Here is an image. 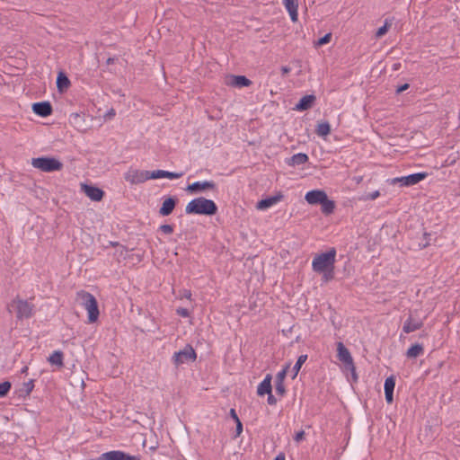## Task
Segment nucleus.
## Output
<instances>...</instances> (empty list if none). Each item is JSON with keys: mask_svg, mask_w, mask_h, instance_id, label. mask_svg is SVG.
<instances>
[{"mask_svg": "<svg viewBox=\"0 0 460 460\" xmlns=\"http://www.w3.org/2000/svg\"><path fill=\"white\" fill-rule=\"evenodd\" d=\"M185 212L189 215L195 214L212 216L217 212V206L213 200L208 199L204 197H199L190 200L187 204Z\"/></svg>", "mask_w": 460, "mask_h": 460, "instance_id": "nucleus-2", "label": "nucleus"}, {"mask_svg": "<svg viewBox=\"0 0 460 460\" xmlns=\"http://www.w3.org/2000/svg\"><path fill=\"white\" fill-rule=\"evenodd\" d=\"M11 383L4 381L0 384V397H4L11 389Z\"/></svg>", "mask_w": 460, "mask_h": 460, "instance_id": "nucleus-34", "label": "nucleus"}, {"mask_svg": "<svg viewBox=\"0 0 460 460\" xmlns=\"http://www.w3.org/2000/svg\"><path fill=\"white\" fill-rule=\"evenodd\" d=\"M114 115H115V111H114V110H111V111L107 113V116H109V117H112V116H114Z\"/></svg>", "mask_w": 460, "mask_h": 460, "instance_id": "nucleus-47", "label": "nucleus"}, {"mask_svg": "<svg viewBox=\"0 0 460 460\" xmlns=\"http://www.w3.org/2000/svg\"><path fill=\"white\" fill-rule=\"evenodd\" d=\"M229 414L235 422L240 421L234 409H231Z\"/></svg>", "mask_w": 460, "mask_h": 460, "instance_id": "nucleus-43", "label": "nucleus"}, {"mask_svg": "<svg viewBox=\"0 0 460 460\" xmlns=\"http://www.w3.org/2000/svg\"><path fill=\"white\" fill-rule=\"evenodd\" d=\"M410 87L409 84H404L402 85H400L396 88V93H401L404 91H406Z\"/></svg>", "mask_w": 460, "mask_h": 460, "instance_id": "nucleus-42", "label": "nucleus"}, {"mask_svg": "<svg viewBox=\"0 0 460 460\" xmlns=\"http://www.w3.org/2000/svg\"><path fill=\"white\" fill-rule=\"evenodd\" d=\"M427 176V172H416L409 174L407 176L388 179L387 182L391 185L399 184L402 187H410L420 182L421 181L426 179Z\"/></svg>", "mask_w": 460, "mask_h": 460, "instance_id": "nucleus-5", "label": "nucleus"}, {"mask_svg": "<svg viewBox=\"0 0 460 460\" xmlns=\"http://www.w3.org/2000/svg\"><path fill=\"white\" fill-rule=\"evenodd\" d=\"M196 358L197 355L194 349L190 345H186L182 349L174 352L172 362L176 367H179L182 364L194 361Z\"/></svg>", "mask_w": 460, "mask_h": 460, "instance_id": "nucleus-6", "label": "nucleus"}, {"mask_svg": "<svg viewBox=\"0 0 460 460\" xmlns=\"http://www.w3.org/2000/svg\"><path fill=\"white\" fill-rule=\"evenodd\" d=\"M304 439H305V431L304 430H300V431L296 433V435L294 437V440L296 443H300Z\"/></svg>", "mask_w": 460, "mask_h": 460, "instance_id": "nucleus-38", "label": "nucleus"}, {"mask_svg": "<svg viewBox=\"0 0 460 460\" xmlns=\"http://www.w3.org/2000/svg\"><path fill=\"white\" fill-rule=\"evenodd\" d=\"M159 230L165 234H170L173 232V226L172 225H162Z\"/></svg>", "mask_w": 460, "mask_h": 460, "instance_id": "nucleus-37", "label": "nucleus"}, {"mask_svg": "<svg viewBox=\"0 0 460 460\" xmlns=\"http://www.w3.org/2000/svg\"><path fill=\"white\" fill-rule=\"evenodd\" d=\"M243 432V424L240 421L236 422V437L240 436V434Z\"/></svg>", "mask_w": 460, "mask_h": 460, "instance_id": "nucleus-44", "label": "nucleus"}, {"mask_svg": "<svg viewBox=\"0 0 460 460\" xmlns=\"http://www.w3.org/2000/svg\"><path fill=\"white\" fill-rule=\"evenodd\" d=\"M82 190L93 201H100L104 196V191L102 190L93 185L82 184Z\"/></svg>", "mask_w": 460, "mask_h": 460, "instance_id": "nucleus-13", "label": "nucleus"}, {"mask_svg": "<svg viewBox=\"0 0 460 460\" xmlns=\"http://www.w3.org/2000/svg\"><path fill=\"white\" fill-rule=\"evenodd\" d=\"M282 70H283L284 73H288L289 71V69L288 67H283Z\"/></svg>", "mask_w": 460, "mask_h": 460, "instance_id": "nucleus-49", "label": "nucleus"}, {"mask_svg": "<svg viewBox=\"0 0 460 460\" xmlns=\"http://www.w3.org/2000/svg\"><path fill=\"white\" fill-rule=\"evenodd\" d=\"M395 386V378L394 376H389L385 381V392H394Z\"/></svg>", "mask_w": 460, "mask_h": 460, "instance_id": "nucleus-33", "label": "nucleus"}, {"mask_svg": "<svg viewBox=\"0 0 460 460\" xmlns=\"http://www.w3.org/2000/svg\"><path fill=\"white\" fill-rule=\"evenodd\" d=\"M77 301L88 313L89 323H94L99 317V308L96 298L86 291H79L76 294Z\"/></svg>", "mask_w": 460, "mask_h": 460, "instance_id": "nucleus-3", "label": "nucleus"}, {"mask_svg": "<svg viewBox=\"0 0 460 460\" xmlns=\"http://www.w3.org/2000/svg\"><path fill=\"white\" fill-rule=\"evenodd\" d=\"M217 186L216 183L212 181H195L192 184H190L187 187V190L194 193V192H200L205 190H216Z\"/></svg>", "mask_w": 460, "mask_h": 460, "instance_id": "nucleus-14", "label": "nucleus"}, {"mask_svg": "<svg viewBox=\"0 0 460 460\" xmlns=\"http://www.w3.org/2000/svg\"><path fill=\"white\" fill-rule=\"evenodd\" d=\"M150 171H141L137 169H129L124 174V179L130 184H139L151 180Z\"/></svg>", "mask_w": 460, "mask_h": 460, "instance_id": "nucleus-7", "label": "nucleus"}, {"mask_svg": "<svg viewBox=\"0 0 460 460\" xmlns=\"http://www.w3.org/2000/svg\"><path fill=\"white\" fill-rule=\"evenodd\" d=\"M306 359H307V355H301L298 357V358L292 369V371H293L292 378L293 379L296 377L297 374L300 371L302 365L306 361Z\"/></svg>", "mask_w": 460, "mask_h": 460, "instance_id": "nucleus-30", "label": "nucleus"}, {"mask_svg": "<svg viewBox=\"0 0 460 460\" xmlns=\"http://www.w3.org/2000/svg\"><path fill=\"white\" fill-rule=\"evenodd\" d=\"M114 62V58H109L107 59V64L110 65V64H112Z\"/></svg>", "mask_w": 460, "mask_h": 460, "instance_id": "nucleus-48", "label": "nucleus"}, {"mask_svg": "<svg viewBox=\"0 0 460 460\" xmlns=\"http://www.w3.org/2000/svg\"><path fill=\"white\" fill-rule=\"evenodd\" d=\"M177 314L182 317H188L190 315L189 311L186 308L177 309Z\"/></svg>", "mask_w": 460, "mask_h": 460, "instance_id": "nucleus-39", "label": "nucleus"}, {"mask_svg": "<svg viewBox=\"0 0 460 460\" xmlns=\"http://www.w3.org/2000/svg\"><path fill=\"white\" fill-rule=\"evenodd\" d=\"M385 395L387 403H392L394 401V392H385Z\"/></svg>", "mask_w": 460, "mask_h": 460, "instance_id": "nucleus-40", "label": "nucleus"}, {"mask_svg": "<svg viewBox=\"0 0 460 460\" xmlns=\"http://www.w3.org/2000/svg\"><path fill=\"white\" fill-rule=\"evenodd\" d=\"M226 84L233 87L243 88L250 86L252 81L244 75H231L226 78Z\"/></svg>", "mask_w": 460, "mask_h": 460, "instance_id": "nucleus-11", "label": "nucleus"}, {"mask_svg": "<svg viewBox=\"0 0 460 460\" xmlns=\"http://www.w3.org/2000/svg\"><path fill=\"white\" fill-rule=\"evenodd\" d=\"M32 111L40 117H48L52 113V106L49 102H35Z\"/></svg>", "mask_w": 460, "mask_h": 460, "instance_id": "nucleus-17", "label": "nucleus"}, {"mask_svg": "<svg viewBox=\"0 0 460 460\" xmlns=\"http://www.w3.org/2000/svg\"><path fill=\"white\" fill-rule=\"evenodd\" d=\"M11 306L16 310V317L20 320L29 318L32 314L33 305L26 300L15 299Z\"/></svg>", "mask_w": 460, "mask_h": 460, "instance_id": "nucleus-8", "label": "nucleus"}, {"mask_svg": "<svg viewBox=\"0 0 460 460\" xmlns=\"http://www.w3.org/2000/svg\"><path fill=\"white\" fill-rule=\"evenodd\" d=\"M63 359L64 355L60 350H55L48 358L51 365L57 366L58 367H62L64 366Z\"/></svg>", "mask_w": 460, "mask_h": 460, "instance_id": "nucleus-26", "label": "nucleus"}, {"mask_svg": "<svg viewBox=\"0 0 460 460\" xmlns=\"http://www.w3.org/2000/svg\"><path fill=\"white\" fill-rule=\"evenodd\" d=\"M70 85V81L68 77L62 72L58 73L57 77V87L59 92H63L67 89Z\"/></svg>", "mask_w": 460, "mask_h": 460, "instance_id": "nucleus-27", "label": "nucleus"}, {"mask_svg": "<svg viewBox=\"0 0 460 460\" xmlns=\"http://www.w3.org/2000/svg\"><path fill=\"white\" fill-rule=\"evenodd\" d=\"M423 325V322L420 319H413L411 315H410L407 320L404 322L402 326V332L404 333H411L412 332L420 330Z\"/></svg>", "mask_w": 460, "mask_h": 460, "instance_id": "nucleus-19", "label": "nucleus"}, {"mask_svg": "<svg viewBox=\"0 0 460 460\" xmlns=\"http://www.w3.org/2000/svg\"><path fill=\"white\" fill-rule=\"evenodd\" d=\"M274 460H285V456L283 454H279Z\"/></svg>", "mask_w": 460, "mask_h": 460, "instance_id": "nucleus-45", "label": "nucleus"}, {"mask_svg": "<svg viewBox=\"0 0 460 460\" xmlns=\"http://www.w3.org/2000/svg\"><path fill=\"white\" fill-rule=\"evenodd\" d=\"M177 204V199L174 197H164L163 204L159 209V214L163 217L169 216L172 213Z\"/></svg>", "mask_w": 460, "mask_h": 460, "instance_id": "nucleus-15", "label": "nucleus"}, {"mask_svg": "<svg viewBox=\"0 0 460 460\" xmlns=\"http://www.w3.org/2000/svg\"><path fill=\"white\" fill-rule=\"evenodd\" d=\"M151 179H161V178H168L171 180L179 179L183 176V172H168L164 170H155L151 172Z\"/></svg>", "mask_w": 460, "mask_h": 460, "instance_id": "nucleus-20", "label": "nucleus"}, {"mask_svg": "<svg viewBox=\"0 0 460 460\" xmlns=\"http://www.w3.org/2000/svg\"><path fill=\"white\" fill-rule=\"evenodd\" d=\"M315 100V96L313 94L303 96L298 103L296 105V110L304 111L310 109Z\"/></svg>", "mask_w": 460, "mask_h": 460, "instance_id": "nucleus-23", "label": "nucleus"}, {"mask_svg": "<svg viewBox=\"0 0 460 460\" xmlns=\"http://www.w3.org/2000/svg\"><path fill=\"white\" fill-rule=\"evenodd\" d=\"M271 376L268 374L257 387V394L260 396L271 393Z\"/></svg>", "mask_w": 460, "mask_h": 460, "instance_id": "nucleus-22", "label": "nucleus"}, {"mask_svg": "<svg viewBox=\"0 0 460 460\" xmlns=\"http://www.w3.org/2000/svg\"><path fill=\"white\" fill-rule=\"evenodd\" d=\"M337 358L341 361L348 368L352 371L355 370L353 358L349 349L344 346L342 342L337 343Z\"/></svg>", "mask_w": 460, "mask_h": 460, "instance_id": "nucleus-10", "label": "nucleus"}, {"mask_svg": "<svg viewBox=\"0 0 460 460\" xmlns=\"http://www.w3.org/2000/svg\"><path fill=\"white\" fill-rule=\"evenodd\" d=\"M282 199L283 195L281 193H279L271 197H268L266 199L260 200L256 205V208L259 210H266L269 208L279 203Z\"/></svg>", "mask_w": 460, "mask_h": 460, "instance_id": "nucleus-16", "label": "nucleus"}, {"mask_svg": "<svg viewBox=\"0 0 460 460\" xmlns=\"http://www.w3.org/2000/svg\"><path fill=\"white\" fill-rule=\"evenodd\" d=\"M336 249L331 248L326 252L316 254L312 261V269L322 275L323 282H329L334 278Z\"/></svg>", "mask_w": 460, "mask_h": 460, "instance_id": "nucleus-1", "label": "nucleus"}, {"mask_svg": "<svg viewBox=\"0 0 460 460\" xmlns=\"http://www.w3.org/2000/svg\"><path fill=\"white\" fill-rule=\"evenodd\" d=\"M379 196H380V191H379V190H375V191H373V192H370V193L367 194V195L363 198V199H364V200H367V199H369V200H375V199H376Z\"/></svg>", "mask_w": 460, "mask_h": 460, "instance_id": "nucleus-36", "label": "nucleus"}, {"mask_svg": "<svg viewBox=\"0 0 460 460\" xmlns=\"http://www.w3.org/2000/svg\"><path fill=\"white\" fill-rule=\"evenodd\" d=\"M320 205L322 206L323 213L326 215L332 214L335 208L334 202L329 199L328 196H326L325 200H323Z\"/></svg>", "mask_w": 460, "mask_h": 460, "instance_id": "nucleus-29", "label": "nucleus"}, {"mask_svg": "<svg viewBox=\"0 0 460 460\" xmlns=\"http://www.w3.org/2000/svg\"><path fill=\"white\" fill-rule=\"evenodd\" d=\"M326 196L327 194L324 190H313L305 194V199L310 205H318L321 204L323 200H325Z\"/></svg>", "mask_w": 460, "mask_h": 460, "instance_id": "nucleus-12", "label": "nucleus"}, {"mask_svg": "<svg viewBox=\"0 0 460 460\" xmlns=\"http://www.w3.org/2000/svg\"><path fill=\"white\" fill-rule=\"evenodd\" d=\"M331 39H332V34L331 33H327L323 37H322V38H320L318 40L317 45L318 46L325 45V44L330 42Z\"/></svg>", "mask_w": 460, "mask_h": 460, "instance_id": "nucleus-35", "label": "nucleus"}, {"mask_svg": "<svg viewBox=\"0 0 460 460\" xmlns=\"http://www.w3.org/2000/svg\"><path fill=\"white\" fill-rule=\"evenodd\" d=\"M31 164L34 168L43 172H58L63 168V164L59 160L49 156L32 158Z\"/></svg>", "mask_w": 460, "mask_h": 460, "instance_id": "nucleus-4", "label": "nucleus"}, {"mask_svg": "<svg viewBox=\"0 0 460 460\" xmlns=\"http://www.w3.org/2000/svg\"><path fill=\"white\" fill-rule=\"evenodd\" d=\"M34 388V380L30 379L27 382H24L22 384V388L21 389V392L24 394V395H29Z\"/></svg>", "mask_w": 460, "mask_h": 460, "instance_id": "nucleus-32", "label": "nucleus"}, {"mask_svg": "<svg viewBox=\"0 0 460 460\" xmlns=\"http://www.w3.org/2000/svg\"><path fill=\"white\" fill-rule=\"evenodd\" d=\"M282 3L290 15L292 22H296L298 19V4L297 0H282Z\"/></svg>", "mask_w": 460, "mask_h": 460, "instance_id": "nucleus-21", "label": "nucleus"}, {"mask_svg": "<svg viewBox=\"0 0 460 460\" xmlns=\"http://www.w3.org/2000/svg\"><path fill=\"white\" fill-rule=\"evenodd\" d=\"M190 296H191V294H190V291H188V294H185V296H186V297H188V298H190Z\"/></svg>", "mask_w": 460, "mask_h": 460, "instance_id": "nucleus-50", "label": "nucleus"}, {"mask_svg": "<svg viewBox=\"0 0 460 460\" xmlns=\"http://www.w3.org/2000/svg\"><path fill=\"white\" fill-rule=\"evenodd\" d=\"M308 161V155L305 153H297L292 155L287 162L290 166H298L305 164Z\"/></svg>", "mask_w": 460, "mask_h": 460, "instance_id": "nucleus-24", "label": "nucleus"}, {"mask_svg": "<svg viewBox=\"0 0 460 460\" xmlns=\"http://www.w3.org/2000/svg\"><path fill=\"white\" fill-rule=\"evenodd\" d=\"M315 132L319 137H326L331 132V126L327 121L321 122L317 125Z\"/></svg>", "mask_w": 460, "mask_h": 460, "instance_id": "nucleus-28", "label": "nucleus"}, {"mask_svg": "<svg viewBox=\"0 0 460 460\" xmlns=\"http://www.w3.org/2000/svg\"><path fill=\"white\" fill-rule=\"evenodd\" d=\"M98 460H141L139 456L129 455L120 450H111L102 453Z\"/></svg>", "mask_w": 460, "mask_h": 460, "instance_id": "nucleus-9", "label": "nucleus"}, {"mask_svg": "<svg viewBox=\"0 0 460 460\" xmlns=\"http://www.w3.org/2000/svg\"><path fill=\"white\" fill-rule=\"evenodd\" d=\"M288 367H289L288 365L286 366L276 376V379H275V391L280 396H283L285 394V392H286L285 385H284V379H285V377L287 376V372H288Z\"/></svg>", "mask_w": 460, "mask_h": 460, "instance_id": "nucleus-18", "label": "nucleus"}, {"mask_svg": "<svg viewBox=\"0 0 460 460\" xmlns=\"http://www.w3.org/2000/svg\"><path fill=\"white\" fill-rule=\"evenodd\" d=\"M268 394V400H267V401H268V403H269L270 405H274V404H276V402H277V399L272 395V394H271V393H270V394Z\"/></svg>", "mask_w": 460, "mask_h": 460, "instance_id": "nucleus-41", "label": "nucleus"}, {"mask_svg": "<svg viewBox=\"0 0 460 460\" xmlns=\"http://www.w3.org/2000/svg\"><path fill=\"white\" fill-rule=\"evenodd\" d=\"M424 353V348L421 344L416 343L410 347L406 351L408 358H416Z\"/></svg>", "mask_w": 460, "mask_h": 460, "instance_id": "nucleus-25", "label": "nucleus"}, {"mask_svg": "<svg viewBox=\"0 0 460 460\" xmlns=\"http://www.w3.org/2000/svg\"><path fill=\"white\" fill-rule=\"evenodd\" d=\"M391 26H392V20L385 19L384 25L377 30V31L376 33V38L383 37L388 31V30Z\"/></svg>", "mask_w": 460, "mask_h": 460, "instance_id": "nucleus-31", "label": "nucleus"}, {"mask_svg": "<svg viewBox=\"0 0 460 460\" xmlns=\"http://www.w3.org/2000/svg\"><path fill=\"white\" fill-rule=\"evenodd\" d=\"M28 369H29V368H28V367H27V366H25V367H23L21 369V373H22V374H27V373H28Z\"/></svg>", "mask_w": 460, "mask_h": 460, "instance_id": "nucleus-46", "label": "nucleus"}]
</instances>
